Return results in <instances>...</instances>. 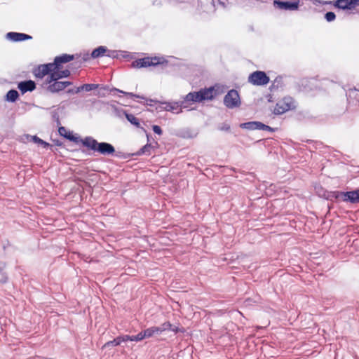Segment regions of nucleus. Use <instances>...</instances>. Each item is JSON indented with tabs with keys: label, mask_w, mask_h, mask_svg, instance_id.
<instances>
[{
	"label": "nucleus",
	"mask_w": 359,
	"mask_h": 359,
	"mask_svg": "<svg viewBox=\"0 0 359 359\" xmlns=\"http://www.w3.org/2000/svg\"><path fill=\"white\" fill-rule=\"evenodd\" d=\"M217 94L214 86L201 88L198 91L190 92L186 95L182 100V104L184 108H187L196 102L212 100L217 96Z\"/></svg>",
	"instance_id": "f257e3e1"
},
{
	"label": "nucleus",
	"mask_w": 359,
	"mask_h": 359,
	"mask_svg": "<svg viewBox=\"0 0 359 359\" xmlns=\"http://www.w3.org/2000/svg\"><path fill=\"white\" fill-rule=\"evenodd\" d=\"M82 144L102 155H112L116 157H121V152H116L114 147L110 143L107 142H98L95 139L90 136L86 137L84 139L81 140Z\"/></svg>",
	"instance_id": "f03ea898"
},
{
	"label": "nucleus",
	"mask_w": 359,
	"mask_h": 359,
	"mask_svg": "<svg viewBox=\"0 0 359 359\" xmlns=\"http://www.w3.org/2000/svg\"><path fill=\"white\" fill-rule=\"evenodd\" d=\"M73 59V55L62 54L60 56L55 57L53 62L44 64V65L46 67V70L48 72L49 75H50L51 74L56 72L57 69H61L62 64L72 61Z\"/></svg>",
	"instance_id": "7ed1b4c3"
},
{
	"label": "nucleus",
	"mask_w": 359,
	"mask_h": 359,
	"mask_svg": "<svg viewBox=\"0 0 359 359\" xmlns=\"http://www.w3.org/2000/svg\"><path fill=\"white\" fill-rule=\"evenodd\" d=\"M72 84V83L70 81H60L59 79L50 81V76H46L44 82L43 83V86H46V88L48 92L51 93H57L63 90Z\"/></svg>",
	"instance_id": "20e7f679"
},
{
	"label": "nucleus",
	"mask_w": 359,
	"mask_h": 359,
	"mask_svg": "<svg viewBox=\"0 0 359 359\" xmlns=\"http://www.w3.org/2000/svg\"><path fill=\"white\" fill-rule=\"evenodd\" d=\"M295 102L291 97H285L279 100L273 109V114L276 115H281L289 110L295 109Z\"/></svg>",
	"instance_id": "39448f33"
},
{
	"label": "nucleus",
	"mask_w": 359,
	"mask_h": 359,
	"mask_svg": "<svg viewBox=\"0 0 359 359\" xmlns=\"http://www.w3.org/2000/svg\"><path fill=\"white\" fill-rule=\"evenodd\" d=\"M224 104L229 109L240 107L241 102L236 90H230L224 97Z\"/></svg>",
	"instance_id": "423d86ee"
},
{
	"label": "nucleus",
	"mask_w": 359,
	"mask_h": 359,
	"mask_svg": "<svg viewBox=\"0 0 359 359\" xmlns=\"http://www.w3.org/2000/svg\"><path fill=\"white\" fill-rule=\"evenodd\" d=\"M163 61L161 58L154 57H144L141 59L136 60L132 62V66L133 67L142 68V67H148L151 66H156L160 64H163Z\"/></svg>",
	"instance_id": "0eeeda50"
},
{
	"label": "nucleus",
	"mask_w": 359,
	"mask_h": 359,
	"mask_svg": "<svg viewBox=\"0 0 359 359\" xmlns=\"http://www.w3.org/2000/svg\"><path fill=\"white\" fill-rule=\"evenodd\" d=\"M163 61L161 58L154 57H144L141 59L136 60L132 62V66L133 67L142 68V67H148L151 66H156L160 64H163Z\"/></svg>",
	"instance_id": "6e6552de"
},
{
	"label": "nucleus",
	"mask_w": 359,
	"mask_h": 359,
	"mask_svg": "<svg viewBox=\"0 0 359 359\" xmlns=\"http://www.w3.org/2000/svg\"><path fill=\"white\" fill-rule=\"evenodd\" d=\"M248 82L255 86H264L269 82V77L264 72L256 71L250 74Z\"/></svg>",
	"instance_id": "1a4fd4ad"
},
{
	"label": "nucleus",
	"mask_w": 359,
	"mask_h": 359,
	"mask_svg": "<svg viewBox=\"0 0 359 359\" xmlns=\"http://www.w3.org/2000/svg\"><path fill=\"white\" fill-rule=\"evenodd\" d=\"M184 108L182 104V101L180 102H164L161 103V106L156 107L161 110L171 111L175 114H180L182 111V109Z\"/></svg>",
	"instance_id": "9d476101"
},
{
	"label": "nucleus",
	"mask_w": 359,
	"mask_h": 359,
	"mask_svg": "<svg viewBox=\"0 0 359 359\" xmlns=\"http://www.w3.org/2000/svg\"><path fill=\"white\" fill-rule=\"evenodd\" d=\"M324 4H332L339 9L342 10H351L355 6L354 4L353 0H336L334 1H325Z\"/></svg>",
	"instance_id": "9b49d317"
},
{
	"label": "nucleus",
	"mask_w": 359,
	"mask_h": 359,
	"mask_svg": "<svg viewBox=\"0 0 359 359\" xmlns=\"http://www.w3.org/2000/svg\"><path fill=\"white\" fill-rule=\"evenodd\" d=\"M343 197V201L344 202H351L352 203H359V189L343 192V194H340Z\"/></svg>",
	"instance_id": "f8f14e48"
},
{
	"label": "nucleus",
	"mask_w": 359,
	"mask_h": 359,
	"mask_svg": "<svg viewBox=\"0 0 359 359\" xmlns=\"http://www.w3.org/2000/svg\"><path fill=\"white\" fill-rule=\"evenodd\" d=\"M18 88L24 94L28 91H33L36 88V83L32 80L21 81L18 83Z\"/></svg>",
	"instance_id": "ddd939ff"
},
{
	"label": "nucleus",
	"mask_w": 359,
	"mask_h": 359,
	"mask_svg": "<svg viewBox=\"0 0 359 359\" xmlns=\"http://www.w3.org/2000/svg\"><path fill=\"white\" fill-rule=\"evenodd\" d=\"M6 38L11 41L17 42L31 39L32 36L24 33L11 32L7 33Z\"/></svg>",
	"instance_id": "4468645a"
},
{
	"label": "nucleus",
	"mask_w": 359,
	"mask_h": 359,
	"mask_svg": "<svg viewBox=\"0 0 359 359\" xmlns=\"http://www.w3.org/2000/svg\"><path fill=\"white\" fill-rule=\"evenodd\" d=\"M71 72L69 69L61 70L57 69L56 72L51 74L50 76V81H55L56 79H61L63 78H67L70 76Z\"/></svg>",
	"instance_id": "2eb2a0df"
},
{
	"label": "nucleus",
	"mask_w": 359,
	"mask_h": 359,
	"mask_svg": "<svg viewBox=\"0 0 359 359\" xmlns=\"http://www.w3.org/2000/svg\"><path fill=\"white\" fill-rule=\"evenodd\" d=\"M33 74L37 79H43L45 76H49V73L44 65H40L36 67L33 71Z\"/></svg>",
	"instance_id": "dca6fc26"
},
{
	"label": "nucleus",
	"mask_w": 359,
	"mask_h": 359,
	"mask_svg": "<svg viewBox=\"0 0 359 359\" xmlns=\"http://www.w3.org/2000/svg\"><path fill=\"white\" fill-rule=\"evenodd\" d=\"M58 131L61 136H63L70 141L78 142V138L76 137L70 131H67L65 127H60Z\"/></svg>",
	"instance_id": "f3484780"
},
{
	"label": "nucleus",
	"mask_w": 359,
	"mask_h": 359,
	"mask_svg": "<svg viewBox=\"0 0 359 359\" xmlns=\"http://www.w3.org/2000/svg\"><path fill=\"white\" fill-rule=\"evenodd\" d=\"M99 86H100L99 84H94V83L83 84V85L76 88V89L75 90V93H79L81 90L89 92L90 90H95V89L98 88Z\"/></svg>",
	"instance_id": "a211bd4d"
},
{
	"label": "nucleus",
	"mask_w": 359,
	"mask_h": 359,
	"mask_svg": "<svg viewBox=\"0 0 359 359\" xmlns=\"http://www.w3.org/2000/svg\"><path fill=\"white\" fill-rule=\"evenodd\" d=\"M107 47L100 46L93 50L91 53V57L97 58L102 57L107 53Z\"/></svg>",
	"instance_id": "6ab92c4d"
},
{
	"label": "nucleus",
	"mask_w": 359,
	"mask_h": 359,
	"mask_svg": "<svg viewBox=\"0 0 359 359\" xmlns=\"http://www.w3.org/2000/svg\"><path fill=\"white\" fill-rule=\"evenodd\" d=\"M144 334V339L150 338L155 335H158L159 329H157V327H151L142 331Z\"/></svg>",
	"instance_id": "aec40b11"
},
{
	"label": "nucleus",
	"mask_w": 359,
	"mask_h": 359,
	"mask_svg": "<svg viewBox=\"0 0 359 359\" xmlns=\"http://www.w3.org/2000/svg\"><path fill=\"white\" fill-rule=\"evenodd\" d=\"M19 97V93L16 90L11 89L8 91L6 95V100L11 102H15Z\"/></svg>",
	"instance_id": "412c9836"
},
{
	"label": "nucleus",
	"mask_w": 359,
	"mask_h": 359,
	"mask_svg": "<svg viewBox=\"0 0 359 359\" xmlns=\"http://www.w3.org/2000/svg\"><path fill=\"white\" fill-rule=\"evenodd\" d=\"M340 194H343L342 191H332L328 193L327 196V198L330 201H343V197L340 195Z\"/></svg>",
	"instance_id": "4be33fe9"
},
{
	"label": "nucleus",
	"mask_w": 359,
	"mask_h": 359,
	"mask_svg": "<svg viewBox=\"0 0 359 359\" xmlns=\"http://www.w3.org/2000/svg\"><path fill=\"white\" fill-rule=\"evenodd\" d=\"M127 120L133 125L135 126L137 128L140 127V123L139 119L136 118L133 114H128L126 111L123 112Z\"/></svg>",
	"instance_id": "5701e85b"
},
{
	"label": "nucleus",
	"mask_w": 359,
	"mask_h": 359,
	"mask_svg": "<svg viewBox=\"0 0 359 359\" xmlns=\"http://www.w3.org/2000/svg\"><path fill=\"white\" fill-rule=\"evenodd\" d=\"M152 146L150 144H147L142 147L137 153V155L142 154H150L151 149Z\"/></svg>",
	"instance_id": "b1692460"
},
{
	"label": "nucleus",
	"mask_w": 359,
	"mask_h": 359,
	"mask_svg": "<svg viewBox=\"0 0 359 359\" xmlns=\"http://www.w3.org/2000/svg\"><path fill=\"white\" fill-rule=\"evenodd\" d=\"M241 128L247 129V130H256L255 121H250L241 123L240 125Z\"/></svg>",
	"instance_id": "393cba45"
},
{
	"label": "nucleus",
	"mask_w": 359,
	"mask_h": 359,
	"mask_svg": "<svg viewBox=\"0 0 359 359\" xmlns=\"http://www.w3.org/2000/svg\"><path fill=\"white\" fill-rule=\"evenodd\" d=\"M5 266L4 263H0V282L4 283L7 281L8 276L5 272L3 271V268Z\"/></svg>",
	"instance_id": "a878e982"
},
{
	"label": "nucleus",
	"mask_w": 359,
	"mask_h": 359,
	"mask_svg": "<svg viewBox=\"0 0 359 359\" xmlns=\"http://www.w3.org/2000/svg\"><path fill=\"white\" fill-rule=\"evenodd\" d=\"M157 329H159V334H161L165 330H171L172 325L170 323V322H165L161 325L160 326L157 327Z\"/></svg>",
	"instance_id": "bb28decb"
},
{
	"label": "nucleus",
	"mask_w": 359,
	"mask_h": 359,
	"mask_svg": "<svg viewBox=\"0 0 359 359\" xmlns=\"http://www.w3.org/2000/svg\"><path fill=\"white\" fill-rule=\"evenodd\" d=\"M325 18L327 22H332L335 20L336 15L334 12L329 11L325 13Z\"/></svg>",
	"instance_id": "cd10ccee"
},
{
	"label": "nucleus",
	"mask_w": 359,
	"mask_h": 359,
	"mask_svg": "<svg viewBox=\"0 0 359 359\" xmlns=\"http://www.w3.org/2000/svg\"><path fill=\"white\" fill-rule=\"evenodd\" d=\"M131 341H140L144 339L143 332H140L137 335H133L131 336Z\"/></svg>",
	"instance_id": "c85d7f7f"
},
{
	"label": "nucleus",
	"mask_w": 359,
	"mask_h": 359,
	"mask_svg": "<svg viewBox=\"0 0 359 359\" xmlns=\"http://www.w3.org/2000/svg\"><path fill=\"white\" fill-rule=\"evenodd\" d=\"M118 346V343L116 342V339L111 340V341H107L106 342L103 346H102V348H107L109 346Z\"/></svg>",
	"instance_id": "c756f323"
},
{
	"label": "nucleus",
	"mask_w": 359,
	"mask_h": 359,
	"mask_svg": "<svg viewBox=\"0 0 359 359\" xmlns=\"http://www.w3.org/2000/svg\"><path fill=\"white\" fill-rule=\"evenodd\" d=\"M112 90L117 91V92H119V93H124V94H126L128 96H130L131 97H140V95H135V94H134L133 93H126V92H123V90H118L117 88H114ZM141 98L144 99V97H141Z\"/></svg>",
	"instance_id": "7c9ffc66"
},
{
	"label": "nucleus",
	"mask_w": 359,
	"mask_h": 359,
	"mask_svg": "<svg viewBox=\"0 0 359 359\" xmlns=\"http://www.w3.org/2000/svg\"><path fill=\"white\" fill-rule=\"evenodd\" d=\"M106 55L109 57L115 58L118 56V51H116V50H110L107 49Z\"/></svg>",
	"instance_id": "2f4dec72"
},
{
	"label": "nucleus",
	"mask_w": 359,
	"mask_h": 359,
	"mask_svg": "<svg viewBox=\"0 0 359 359\" xmlns=\"http://www.w3.org/2000/svg\"><path fill=\"white\" fill-rule=\"evenodd\" d=\"M34 140L36 142H38L39 144H41L44 146V147H48L49 146V144L48 143H46V142H44L43 140H41L40 138H39L38 137L36 136H34Z\"/></svg>",
	"instance_id": "473e14b6"
},
{
	"label": "nucleus",
	"mask_w": 359,
	"mask_h": 359,
	"mask_svg": "<svg viewBox=\"0 0 359 359\" xmlns=\"http://www.w3.org/2000/svg\"><path fill=\"white\" fill-rule=\"evenodd\" d=\"M106 90H108V87H107V86L102 87L100 89V90L98 91L97 95L99 97H104L105 96V93H104V91H106Z\"/></svg>",
	"instance_id": "72a5a7b5"
},
{
	"label": "nucleus",
	"mask_w": 359,
	"mask_h": 359,
	"mask_svg": "<svg viewBox=\"0 0 359 359\" xmlns=\"http://www.w3.org/2000/svg\"><path fill=\"white\" fill-rule=\"evenodd\" d=\"M152 129H153V131L158 135H161L163 133L161 127L158 126H156V125L153 126Z\"/></svg>",
	"instance_id": "f704fd0d"
},
{
	"label": "nucleus",
	"mask_w": 359,
	"mask_h": 359,
	"mask_svg": "<svg viewBox=\"0 0 359 359\" xmlns=\"http://www.w3.org/2000/svg\"><path fill=\"white\" fill-rule=\"evenodd\" d=\"M256 130H264V124L259 121H255Z\"/></svg>",
	"instance_id": "c9c22d12"
},
{
	"label": "nucleus",
	"mask_w": 359,
	"mask_h": 359,
	"mask_svg": "<svg viewBox=\"0 0 359 359\" xmlns=\"http://www.w3.org/2000/svg\"><path fill=\"white\" fill-rule=\"evenodd\" d=\"M115 339L118 345H120L122 342H124V339L122 338V336H119Z\"/></svg>",
	"instance_id": "e433bc0d"
},
{
	"label": "nucleus",
	"mask_w": 359,
	"mask_h": 359,
	"mask_svg": "<svg viewBox=\"0 0 359 359\" xmlns=\"http://www.w3.org/2000/svg\"><path fill=\"white\" fill-rule=\"evenodd\" d=\"M268 130V131H270V132H273L275 130L274 128L267 126V125H265L264 124V130Z\"/></svg>",
	"instance_id": "4c0bfd02"
},
{
	"label": "nucleus",
	"mask_w": 359,
	"mask_h": 359,
	"mask_svg": "<svg viewBox=\"0 0 359 359\" xmlns=\"http://www.w3.org/2000/svg\"><path fill=\"white\" fill-rule=\"evenodd\" d=\"M122 338L124 339V342L125 341H131V336H129V335H123L122 336Z\"/></svg>",
	"instance_id": "58836bf2"
},
{
	"label": "nucleus",
	"mask_w": 359,
	"mask_h": 359,
	"mask_svg": "<svg viewBox=\"0 0 359 359\" xmlns=\"http://www.w3.org/2000/svg\"><path fill=\"white\" fill-rule=\"evenodd\" d=\"M221 130H229L230 129V126L228 125H225L219 128Z\"/></svg>",
	"instance_id": "ea45409f"
},
{
	"label": "nucleus",
	"mask_w": 359,
	"mask_h": 359,
	"mask_svg": "<svg viewBox=\"0 0 359 359\" xmlns=\"http://www.w3.org/2000/svg\"><path fill=\"white\" fill-rule=\"evenodd\" d=\"M157 101H154L153 100H147V105H149V106H152V102H156Z\"/></svg>",
	"instance_id": "a19ab883"
},
{
	"label": "nucleus",
	"mask_w": 359,
	"mask_h": 359,
	"mask_svg": "<svg viewBox=\"0 0 359 359\" xmlns=\"http://www.w3.org/2000/svg\"><path fill=\"white\" fill-rule=\"evenodd\" d=\"M170 330H172V331H173V332L177 333L178 332L179 329L177 327H172V329Z\"/></svg>",
	"instance_id": "79ce46f5"
},
{
	"label": "nucleus",
	"mask_w": 359,
	"mask_h": 359,
	"mask_svg": "<svg viewBox=\"0 0 359 359\" xmlns=\"http://www.w3.org/2000/svg\"><path fill=\"white\" fill-rule=\"evenodd\" d=\"M67 93H75V90H72V89H69V90H67Z\"/></svg>",
	"instance_id": "37998d69"
},
{
	"label": "nucleus",
	"mask_w": 359,
	"mask_h": 359,
	"mask_svg": "<svg viewBox=\"0 0 359 359\" xmlns=\"http://www.w3.org/2000/svg\"><path fill=\"white\" fill-rule=\"evenodd\" d=\"M355 6L359 5V0H353Z\"/></svg>",
	"instance_id": "c03bdc74"
},
{
	"label": "nucleus",
	"mask_w": 359,
	"mask_h": 359,
	"mask_svg": "<svg viewBox=\"0 0 359 359\" xmlns=\"http://www.w3.org/2000/svg\"><path fill=\"white\" fill-rule=\"evenodd\" d=\"M28 359H39V356L34 357V358H29Z\"/></svg>",
	"instance_id": "a18cd8bd"
},
{
	"label": "nucleus",
	"mask_w": 359,
	"mask_h": 359,
	"mask_svg": "<svg viewBox=\"0 0 359 359\" xmlns=\"http://www.w3.org/2000/svg\"><path fill=\"white\" fill-rule=\"evenodd\" d=\"M276 82H278V78L275 80V82H274V83H276ZM272 86H275V83H273V85H272Z\"/></svg>",
	"instance_id": "49530a36"
},
{
	"label": "nucleus",
	"mask_w": 359,
	"mask_h": 359,
	"mask_svg": "<svg viewBox=\"0 0 359 359\" xmlns=\"http://www.w3.org/2000/svg\"><path fill=\"white\" fill-rule=\"evenodd\" d=\"M358 101L359 102V94L358 95Z\"/></svg>",
	"instance_id": "de8ad7c7"
}]
</instances>
